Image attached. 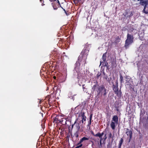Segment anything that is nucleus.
<instances>
[{
	"label": "nucleus",
	"mask_w": 148,
	"mask_h": 148,
	"mask_svg": "<svg viewBox=\"0 0 148 148\" xmlns=\"http://www.w3.org/2000/svg\"><path fill=\"white\" fill-rule=\"evenodd\" d=\"M103 65L104 67H106V69L108 70H109L110 69L109 68V65L108 63L107 62H103Z\"/></svg>",
	"instance_id": "obj_15"
},
{
	"label": "nucleus",
	"mask_w": 148,
	"mask_h": 148,
	"mask_svg": "<svg viewBox=\"0 0 148 148\" xmlns=\"http://www.w3.org/2000/svg\"><path fill=\"white\" fill-rule=\"evenodd\" d=\"M104 134V132H102L101 133L99 132H98L96 134L95 136L96 137H99L100 138L103 139L102 138V136Z\"/></svg>",
	"instance_id": "obj_14"
},
{
	"label": "nucleus",
	"mask_w": 148,
	"mask_h": 148,
	"mask_svg": "<svg viewBox=\"0 0 148 148\" xmlns=\"http://www.w3.org/2000/svg\"><path fill=\"white\" fill-rule=\"evenodd\" d=\"M84 86H85L84 84L83 85H82V88L83 89L84 91H85V92L86 90V89L85 88Z\"/></svg>",
	"instance_id": "obj_29"
},
{
	"label": "nucleus",
	"mask_w": 148,
	"mask_h": 148,
	"mask_svg": "<svg viewBox=\"0 0 148 148\" xmlns=\"http://www.w3.org/2000/svg\"><path fill=\"white\" fill-rule=\"evenodd\" d=\"M118 117L117 115H114L113 116L110 123V126L113 130H114L116 125H117L118 122Z\"/></svg>",
	"instance_id": "obj_4"
},
{
	"label": "nucleus",
	"mask_w": 148,
	"mask_h": 148,
	"mask_svg": "<svg viewBox=\"0 0 148 148\" xmlns=\"http://www.w3.org/2000/svg\"><path fill=\"white\" fill-rule=\"evenodd\" d=\"M123 80V77L122 76L121 74L120 75V84H121V86L122 85V83Z\"/></svg>",
	"instance_id": "obj_20"
},
{
	"label": "nucleus",
	"mask_w": 148,
	"mask_h": 148,
	"mask_svg": "<svg viewBox=\"0 0 148 148\" xmlns=\"http://www.w3.org/2000/svg\"><path fill=\"white\" fill-rule=\"evenodd\" d=\"M56 68V66L54 67V66L52 65V64H51V63H50L49 64H48V65L47 66L46 69H47L48 70H51L53 71V70H54Z\"/></svg>",
	"instance_id": "obj_10"
},
{
	"label": "nucleus",
	"mask_w": 148,
	"mask_h": 148,
	"mask_svg": "<svg viewBox=\"0 0 148 148\" xmlns=\"http://www.w3.org/2000/svg\"><path fill=\"white\" fill-rule=\"evenodd\" d=\"M143 11L145 14L148 13V3L147 5L144 6Z\"/></svg>",
	"instance_id": "obj_17"
},
{
	"label": "nucleus",
	"mask_w": 148,
	"mask_h": 148,
	"mask_svg": "<svg viewBox=\"0 0 148 148\" xmlns=\"http://www.w3.org/2000/svg\"><path fill=\"white\" fill-rule=\"evenodd\" d=\"M118 148H121L120 147H118Z\"/></svg>",
	"instance_id": "obj_47"
},
{
	"label": "nucleus",
	"mask_w": 148,
	"mask_h": 148,
	"mask_svg": "<svg viewBox=\"0 0 148 148\" xmlns=\"http://www.w3.org/2000/svg\"><path fill=\"white\" fill-rule=\"evenodd\" d=\"M114 61L111 62L112 66H113L114 64H116V59L115 58V59H114Z\"/></svg>",
	"instance_id": "obj_23"
},
{
	"label": "nucleus",
	"mask_w": 148,
	"mask_h": 148,
	"mask_svg": "<svg viewBox=\"0 0 148 148\" xmlns=\"http://www.w3.org/2000/svg\"><path fill=\"white\" fill-rule=\"evenodd\" d=\"M88 138L84 137L80 140L79 142L77 144V145H78V146L79 148L81 147L83 145L82 144V143L83 142V141L85 140H88Z\"/></svg>",
	"instance_id": "obj_11"
},
{
	"label": "nucleus",
	"mask_w": 148,
	"mask_h": 148,
	"mask_svg": "<svg viewBox=\"0 0 148 148\" xmlns=\"http://www.w3.org/2000/svg\"><path fill=\"white\" fill-rule=\"evenodd\" d=\"M65 13L66 14V15L67 16L68 15V14H67V12H66V13Z\"/></svg>",
	"instance_id": "obj_45"
},
{
	"label": "nucleus",
	"mask_w": 148,
	"mask_h": 148,
	"mask_svg": "<svg viewBox=\"0 0 148 148\" xmlns=\"http://www.w3.org/2000/svg\"><path fill=\"white\" fill-rule=\"evenodd\" d=\"M76 121L71 126V130H72L74 126L75 128L76 131L77 132H79V131L80 127L79 123H76Z\"/></svg>",
	"instance_id": "obj_9"
},
{
	"label": "nucleus",
	"mask_w": 148,
	"mask_h": 148,
	"mask_svg": "<svg viewBox=\"0 0 148 148\" xmlns=\"http://www.w3.org/2000/svg\"><path fill=\"white\" fill-rule=\"evenodd\" d=\"M92 115L93 114H90L89 118V120H92Z\"/></svg>",
	"instance_id": "obj_32"
},
{
	"label": "nucleus",
	"mask_w": 148,
	"mask_h": 148,
	"mask_svg": "<svg viewBox=\"0 0 148 148\" xmlns=\"http://www.w3.org/2000/svg\"><path fill=\"white\" fill-rule=\"evenodd\" d=\"M60 6H61L60 5ZM61 7L63 10L64 11V12L65 13H66V11L62 7Z\"/></svg>",
	"instance_id": "obj_38"
},
{
	"label": "nucleus",
	"mask_w": 148,
	"mask_h": 148,
	"mask_svg": "<svg viewBox=\"0 0 148 148\" xmlns=\"http://www.w3.org/2000/svg\"><path fill=\"white\" fill-rule=\"evenodd\" d=\"M100 75V74H99V73L98 74H97V76L98 77H99Z\"/></svg>",
	"instance_id": "obj_39"
},
{
	"label": "nucleus",
	"mask_w": 148,
	"mask_h": 148,
	"mask_svg": "<svg viewBox=\"0 0 148 148\" xmlns=\"http://www.w3.org/2000/svg\"><path fill=\"white\" fill-rule=\"evenodd\" d=\"M103 73L104 75V78H106V79H107V78H108V76L106 74V73H105L104 71V70L103 69Z\"/></svg>",
	"instance_id": "obj_27"
},
{
	"label": "nucleus",
	"mask_w": 148,
	"mask_h": 148,
	"mask_svg": "<svg viewBox=\"0 0 148 148\" xmlns=\"http://www.w3.org/2000/svg\"><path fill=\"white\" fill-rule=\"evenodd\" d=\"M92 89V91L97 92V95L101 94V95L105 96L107 93V89L103 85L99 86L96 84L93 86Z\"/></svg>",
	"instance_id": "obj_1"
},
{
	"label": "nucleus",
	"mask_w": 148,
	"mask_h": 148,
	"mask_svg": "<svg viewBox=\"0 0 148 148\" xmlns=\"http://www.w3.org/2000/svg\"><path fill=\"white\" fill-rule=\"evenodd\" d=\"M85 113L84 112H81L79 114V116H81L82 120L81 121L82 123L84 122V121H86V116L85 115Z\"/></svg>",
	"instance_id": "obj_12"
},
{
	"label": "nucleus",
	"mask_w": 148,
	"mask_h": 148,
	"mask_svg": "<svg viewBox=\"0 0 148 148\" xmlns=\"http://www.w3.org/2000/svg\"><path fill=\"white\" fill-rule=\"evenodd\" d=\"M62 116L60 115H57L53 118V122L56 123H60L62 119Z\"/></svg>",
	"instance_id": "obj_8"
},
{
	"label": "nucleus",
	"mask_w": 148,
	"mask_h": 148,
	"mask_svg": "<svg viewBox=\"0 0 148 148\" xmlns=\"http://www.w3.org/2000/svg\"><path fill=\"white\" fill-rule=\"evenodd\" d=\"M115 108H116V110L117 112H119V106H117L115 107Z\"/></svg>",
	"instance_id": "obj_35"
},
{
	"label": "nucleus",
	"mask_w": 148,
	"mask_h": 148,
	"mask_svg": "<svg viewBox=\"0 0 148 148\" xmlns=\"http://www.w3.org/2000/svg\"><path fill=\"white\" fill-rule=\"evenodd\" d=\"M94 136H95L96 137V136H95V135H96V134H94V133L92 132V133H91Z\"/></svg>",
	"instance_id": "obj_37"
},
{
	"label": "nucleus",
	"mask_w": 148,
	"mask_h": 148,
	"mask_svg": "<svg viewBox=\"0 0 148 148\" xmlns=\"http://www.w3.org/2000/svg\"><path fill=\"white\" fill-rule=\"evenodd\" d=\"M88 51L86 49H83L80 55L79 56L78 61L76 62V64L77 65L79 64L80 65V63L79 62H81L82 60V59L83 58V57H84L85 56L86 57L88 55Z\"/></svg>",
	"instance_id": "obj_5"
},
{
	"label": "nucleus",
	"mask_w": 148,
	"mask_h": 148,
	"mask_svg": "<svg viewBox=\"0 0 148 148\" xmlns=\"http://www.w3.org/2000/svg\"><path fill=\"white\" fill-rule=\"evenodd\" d=\"M134 37L133 35L128 33L127 35V38L125 40L124 47L126 49L128 48L130 44L133 42Z\"/></svg>",
	"instance_id": "obj_3"
},
{
	"label": "nucleus",
	"mask_w": 148,
	"mask_h": 148,
	"mask_svg": "<svg viewBox=\"0 0 148 148\" xmlns=\"http://www.w3.org/2000/svg\"><path fill=\"white\" fill-rule=\"evenodd\" d=\"M125 77L127 79L126 80L127 82L128 83V82L129 81V80H130V78H127V76H126V77Z\"/></svg>",
	"instance_id": "obj_33"
},
{
	"label": "nucleus",
	"mask_w": 148,
	"mask_h": 148,
	"mask_svg": "<svg viewBox=\"0 0 148 148\" xmlns=\"http://www.w3.org/2000/svg\"><path fill=\"white\" fill-rule=\"evenodd\" d=\"M127 85H129L130 86V84H129L128 83L127 84ZM131 86H132V84H130Z\"/></svg>",
	"instance_id": "obj_42"
},
{
	"label": "nucleus",
	"mask_w": 148,
	"mask_h": 148,
	"mask_svg": "<svg viewBox=\"0 0 148 148\" xmlns=\"http://www.w3.org/2000/svg\"><path fill=\"white\" fill-rule=\"evenodd\" d=\"M79 0H73L74 3L75 4H77L79 1Z\"/></svg>",
	"instance_id": "obj_31"
},
{
	"label": "nucleus",
	"mask_w": 148,
	"mask_h": 148,
	"mask_svg": "<svg viewBox=\"0 0 148 148\" xmlns=\"http://www.w3.org/2000/svg\"><path fill=\"white\" fill-rule=\"evenodd\" d=\"M108 138L110 139L112 137V134L111 132H109V134L108 135Z\"/></svg>",
	"instance_id": "obj_26"
},
{
	"label": "nucleus",
	"mask_w": 148,
	"mask_h": 148,
	"mask_svg": "<svg viewBox=\"0 0 148 148\" xmlns=\"http://www.w3.org/2000/svg\"><path fill=\"white\" fill-rule=\"evenodd\" d=\"M49 0V1H51V2L53 1V0Z\"/></svg>",
	"instance_id": "obj_44"
},
{
	"label": "nucleus",
	"mask_w": 148,
	"mask_h": 148,
	"mask_svg": "<svg viewBox=\"0 0 148 148\" xmlns=\"http://www.w3.org/2000/svg\"><path fill=\"white\" fill-rule=\"evenodd\" d=\"M74 135L76 138H77L79 136L78 132L77 131L75 133Z\"/></svg>",
	"instance_id": "obj_25"
},
{
	"label": "nucleus",
	"mask_w": 148,
	"mask_h": 148,
	"mask_svg": "<svg viewBox=\"0 0 148 148\" xmlns=\"http://www.w3.org/2000/svg\"><path fill=\"white\" fill-rule=\"evenodd\" d=\"M125 17L126 18H130L133 15L132 12L130 11L129 10L127 9L125 10V12L123 14Z\"/></svg>",
	"instance_id": "obj_6"
},
{
	"label": "nucleus",
	"mask_w": 148,
	"mask_h": 148,
	"mask_svg": "<svg viewBox=\"0 0 148 148\" xmlns=\"http://www.w3.org/2000/svg\"><path fill=\"white\" fill-rule=\"evenodd\" d=\"M106 53H107V52H106L103 54V55L102 57V58L103 61L101 62V61H100V65L102 63H103V62H107L106 61V58H107V56H106Z\"/></svg>",
	"instance_id": "obj_13"
},
{
	"label": "nucleus",
	"mask_w": 148,
	"mask_h": 148,
	"mask_svg": "<svg viewBox=\"0 0 148 148\" xmlns=\"http://www.w3.org/2000/svg\"><path fill=\"white\" fill-rule=\"evenodd\" d=\"M45 121L44 119H43L41 121V126L42 128H45Z\"/></svg>",
	"instance_id": "obj_21"
},
{
	"label": "nucleus",
	"mask_w": 148,
	"mask_h": 148,
	"mask_svg": "<svg viewBox=\"0 0 148 148\" xmlns=\"http://www.w3.org/2000/svg\"><path fill=\"white\" fill-rule=\"evenodd\" d=\"M91 122H92V121H91L89 120V122H88V126L89 127H90V125L91 124Z\"/></svg>",
	"instance_id": "obj_30"
},
{
	"label": "nucleus",
	"mask_w": 148,
	"mask_h": 148,
	"mask_svg": "<svg viewBox=\"0 0 148 148\" xmlns=\"http://www.w3.org/2000/svg\"><path fill=\"white\" fill-rule=\"evenodd\" d=\"M53 84H54L53 86H54V87L53 88V89L54 90H56L57 89V88L58 87H57V85L56 84H52V85Z\"/></svg>",
	"instance_id": "obj_24"
},
{
	"label": "nucleus",
	"mask_w": 148,
	"mask_h": 148,
	"mask_svg": "<svg viewBox=\"0 0 148 148\" xmlns=\"http://www.w3.org/2000/svg\"><path fill=\"white\" fill-rule=\"evenodd\" d=\"M112 90L114 92L116 95L118 99H121L122 96V94L121 89L119 90L118 89V81L116 80L115 82V84H113L112 85Z\"/></svg>",
	"instance_id": "obj_2"
},
{
	"label": "nucleus",
	"mask_w": 148,
	"mask_h": 148,
	"mask_svg": "<svg viewBox=\"0 0 148 148\" xmlns=\"http://www.w3.org/2000/svg\"><path fill=\"white\" fill-rule=\"evenodd\" d=\"M106 135H107V134H105L104 135V138H103V139H104V140H106L107 138V136Z\"/></svg>",
	"instance_id": "obj_34"
},
{
	"label": "nucleus",
	"mask_w": 148,
	"mask_h": 148,
	"mask_svg": "<svg viewBox=\"0 0 148 148\" xmlns=\"http://www.w3.org/2000/svg\"><path fill=\"white\" fill-rule=\"evenodd\" d=\"M120 38H119V36H118L115 38V40L114 41L116 43H118L120 41Z\"/></svg>",
	"instance_id": "obj_22"
},
{
	"label": "nucleus",
	"mask_w": 148,
	"mask_h": 148,
	"mask_svg": "<svg viewBox=\"0 0 148 148\" xmlns=\"http://www.w3.org/2000/svg\"><path fill=\"white\" fill-rule=\"evenodd\" d=\"M79 147L78 146V145L75 148H79Z\"/></svg>",
	"instance_id": "obj_40"
},
{
	"label": "nucleus",
	"mask_w": 148,
	"mask_h": 148,
	"mask_svg": "<svg viewBox=\"0 0 148 148\" xmlns=\"http://www.w3.org/2000/svg\"><path fill=\"white\" fill-rule=\"evenodd\" d=\"M53 78H54V79H55L56 78V77L55 76H54L53 77Z\"/></svg>",
	"instance_id": "obj_43"
},
{
	"label": "nucleus",
	"mask_w": 148,
	"mask_h": 148,
	"mask_svg": "<svg viewBox=\"0 0 148 148\" xmlns=\"http://www.w3.org/2000/svg\"><path fill=\"white\" fill-rule=\"evenodd\" d=\"M123 142V139L122 138H121L119 142V143L118 145V147H121V145H122V144Z\"/></svg>",
	"instance_id": "obj_18"
},
{
	"label": "nucleus",
	"mask_w": 148,
	"mask_h": 148,
	"mask_svg": "<svg viewBox=\"0 0 148 148\" xmlns=\"http://www.w3.org/2000/svg\"><path fill=\"white\" fill-rule=\"evenodd\" d=\"M58 3L59 5H60V2L58 0Z\"/></svg>",
	"instance_id": "obj_41"
},
{
	"label": "nucleus",
	"mask_w": 148,
	"mask_h": 148,
	"mask_svg": "<svg viewBox=\"0 0 148 148\" xmlns=\"http://www.w3.org/2000/svg\"><path fill=\"white\" fill-rule=\"evenodd\" d=\"M148 2L147 1H140V3L143 5H147Z\"/></svg>",
	"instance_id": "obj_19"
},
{
	"label": "nucleus",
	"mask_w": 148,
	"mask_h": 148,
	"mask_svg": "<svg viewBox=\"0 0 148 148\" xmlns=\"http://www.w3.org/2000/svg\"><path fill=\"white\" fill-rule=\"evenodd\" d=\"M100 145L101 146L102 145L101 141L103 139H101V138H100Z\"/></svg>",
	"instance_id": "obj_36"
},
{
	"label": "nucleus",
	"mask_w": 148,
	"mask_h": 148,
	"mask_svg": "<svg viewBox=\"0 0 148 148\" xmlns=\"http://www.w3.org/2000/svg\"><path fill=\"white\" fill-rule=\"evenodd\" d=\"M52 4L54 10H56L58 8L56 5H54L53 3H52Z\"/></svg>",
	"instance_id": "obj_28"
},
{
	"label": "nucleus",
	"mask_w": 148,
	"mask_h": 148,
	"mask_svg": "<svg viewBox=\"0 0 148 148\" xmlns=\"http://www.w3.org/2000/svg\"><path fill=\"white\" fill-rule=\"evenodd\" d=\"M66 119L62 118L60 123L63 125H65L66 124Z\"/></svg>",
	"instance_id": "obj_16"
},
{
	"label": "nucleus",
	"mask_w": 148,
	"mask_h": 148,
	"mask_svg": "<svg viewBox=\"0 0 148 148\" xmlns=\"http://www.w3.org/2000/svg\"><path fill=\"white\" fill-rule=\"evenodd\" d=\"M126 133L127 136H128L129 138V142H130L132 137V132L128 128H126Z\"/></svg>",
	"instance_id": "obj_7"
},
{
	"label": "nucleus",
	"mask_w": 148,
	"mask_h": 148,
	"mask_svg": "<svg viewBox=\"0 0 148 148\" xmlns=\"http://www.w3.org/2000/svg\"><path fill=\"white\" fill-rule=\"evenodd\" d=\"M42 1V0H40V1Z\"/></svg>",
	"instance_id": "obj_46"
}]
</instances>
